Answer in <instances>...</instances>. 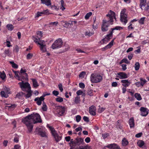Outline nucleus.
Masks as SVG:
<instances>
[{"label": "nucleus", "mask_w": 149, "mask_h": 149, "mask_svg": "<svg viewBox=\"0 0 149 149\" xmlns=\"http://www.w3.org/2000/svg\"><path fill=\"white\" fill-rule=\"evenodd\" d=\"M42 120L38 113L31 114L26 116L22 119V122L27 127L28 131L32 132L33 127V124L41 123Z\"/></svg>", "instance_id": "nucleus-1"}, {"label": "nucleus", "mask_w": 149, "mask_h": 149, "mask_svg": "<svg viewBox=\"0 0 149 149\" xmlns=\"http://www.w3.org/2000/svg\"><path fill=\"white\" fill-rule=\"evenodd\" d=\"M91 81L93 83H97L102 80V76L99 74L92 73L90 76Z\"/></svg>", "instance_id": "nucleus-2"}, {"label": "nucleus", "mask_w": 149, "mask_h": 149, "mask_svg": "<svg viewBox=\"0 0 149 149\" xmlns=\"http://www.w3.org/2000/svg\"><path fill=\"white\" fill-rule=\"evenodd\" d=\"M107 17H109V20L108 21H107L105 20H103L102 24V30L103 31H108V27L109 25V23H110V15L109 12L106 15Z\"/></svg>", "instance_id": "nucleus-3"}, {"label": "nucleus", "mask_w": 149, "mask_h": 149, "mask_svg": "<svg viewBox=\"0 0 149 149\" xmlns=\"http://www.w3.org/2000/svg\"><path fill=\"white\" fill-rule=\"evenodd\" d=\"M47 127L49 128V130L51 131V133L54 137L55 141L56 142H58L61 139V136H60L57 133L54 129L52 127L49 126L48 124L47 125Z\"/></svg>", "instance_id": "nucleus-4"}, {"label": "nucleus", "mask_w": 149, "mask_h": 149, "mask_svg": "<svg viewBox=\"0 0 149 149\" xmlns=\"http://www.w3.org/2000/svg\"><path fill=\"white\" fill-rule=\"evenodd\" d=\"M63 42V41L61 38H58L54 42L52 45L51 47L53 49L60 48L61 47Z\"/></svg>", "instance_id": "nucleus-5"}, {"label": "nucleus", "mask_w": 149, "mask_h": 149, "mask_svg": "<svg viewBox=\"0 0 149 149\" xmlns=\"http://www.w3.org/2000/svg\"><path fill=\"white\" fill-rule=\"evenodd\" d=\"M126 12V9H123L121 12L120 14L121 21L123 22V24L125 25L127 22V15L125 13Z\"/></svg>", "instance_id": "nucleus-6"}, {"label": "nucleus", "mask_w": 149, "mask_h": 149, "mask_svg": "<svg viewBox=\"0 0 149 149\" xmlns=\"http://www.w3.org/2000/svg\"><path fill=\"white\" fill-rule=\"evenodd\" d=\"M18 84L19 85L21 89L24 91H27L26 90V88H28V89L31 88L30 85L28 82H24V81H22L19 83Z\"/></svg>", "instance_id": "nucleus-7"}, {"label": "nucleus", "mask_w": 149, "mask_h": 149, "mask_svg": "<svg viewBox=\"0 0 149 149\" xmlns=\"http://www.w3.org/2000/svg\"><path fill=\"white\" fill-rule=\"evenodd\" d=\"M141 113V115L142 116H146L148 114V109L146 108L141 107L140 109Z\"/></svg>", "instance_id": "nucleus-8"}, {"label": "nucleus", "mask_w": 149, "mask_h": 149, "mask_svg": "<svg viewBox=\"0 0 149 149\" xmlns=\"http://www.w3.org/2000/svg\"><path fill=\"white\" fill-rule=\"evenodd\" d=\"M107 147L110 149H121L119 146L114 143L109 144Z\"/></svg>", "instance_id": "nucleus-9"}, {"label": "nucleus", "mask_w": 149, "mask_h": 149, "mask_svg": "<svg viewBox=\"0 0 149 149\" xmlns=\"http://www.w3.org/2000/svg\"><path fill=\"white\" fill-rule=\"evenodd\" d=\"M118 77L120 79H124L127 78L128 77V76L127 74L124 72H120L117 73Z\"/></svg>", "instance_id": "nucleus-10"}, {"label": "nucleus", "mask_w": 149, "mask_h": 149, "mask_svg": "<svg viewBox=\"0 0 149 149\" xmlns=\"http://www.w3.org/2000/svg\"><path fill=\"white\" fill-rule=\"evenodd\" d=\"M96 109L95 107L93 105L90 107L89 108L90 113L93 116H95L96 115Z\"/></svg>", "instance_id": "nucleus-11"}, {"label": "nucleus", "mask_w": 149, "mask_h": 149, "mask_svg": "<svg viewBox=\"0 0 149 149\" xmlns=\"http://www.w3.org/2000/svg\"><path fill=\"white\" fill-rule=\"evenodd\" d=\"M121 82L122 83V85L125 87L128 86L131 83L127 79L122 80Z\"/></svg>", "instance_id": "nucleus-12"}, {"label": "nucleus", "mask_w": 149, "mask_h": 149, "mask_svg": "<svg viewBox=\"0 0 149 149\" xmlns=\"http://www.w3.org/2000/svg\"><path fill=\"white\" fill-rule=\"evenodd\" d=\"M109 13L110 15V23L111 24H112L113 22V19L115 18V19H116L115 16V13L114 12L110 10L109 11Z\"/></svg>", "instance_id": "nucleus-13"}, {"label": "nucleus", "mask_w": 149, "mask_h": 149, "mask_svg": "<svg viewBox=\"0 0 149 149\" xmlns=\"http://www.w3.org/2000/svg\"><path fill=\"white\" fill-rule=\"evenodd\" d=\"M113 34V31H111V32L110 33L107 35L105 37V38L103 39L102 41H103V42H104L105 41H108L110 40L111 39V37H112V35Z\"/></svg>", "instance_id": "nucleus-14"}, {"label": "nucleus", "mask_w": 149, "mask_h": 149, "mask_svg": "<svg viewBox=\"0 0 149 149\" xmlns=\"http://www.w3.org/2000/svg\"><path fill=\"white\" fill-rule=\"evenodd\" d=\"M83 142L84 139L81 138H76L75 141L74 142L75 145L78 144V145L81 144Z\"/></svg>", "instance_id": "nucleus-15"}, {"label": "nucleus", "mask_w": 149, "mask_h": 149, "mask_svg": "<svg viewBox=\"0 0 149 149\" xmlns=\"http://www.w3.org/2000/svg\"><path fill=\"white\" fill-rule=\"evenodd\" d=\"M146 0H140V7L141 10H143L144 8L146 5Z\"/></svg>", "instance_id": "nucleus-16"}, {"label": "nucleus", "mask_w": 149, "mask_h": 149, "mask_svg": "<svg viewBox=\"0 0 149 149\" xmlns=\"http://www.w3.org/2000/svg\"><path fill=\"white\" fill-rule=\"evenodd\" d=\"M42 4H45L47 6L51 5V3L50 0H41Z\"/></svg>", "instance_id": "nucleus-17"}, {"label": "nucleus", "mask_w": 149, "mask_h": 149, "mask_svg": "<svg viewBox=\"0 0 149 149\" xmlns=\"http://www.w3.org/2000/svg\"><path fill=\"white\" fill-rule=\"evenodd\" d=\"M113 40H112L110 43L105 47L102 48V51H104L106 49L110 48L113 45Z\"/></svg>", "instance_id": "nucleus-18"}, {"label": "nucleus", "mask_w": 149, "mask_h": 149, "mask_svg": "<svg viewBox=\"0 0 149 149\" xmlns=\"http://www.w3.org/2000/svg\"><path fill=\"white\" fill-rule=\"evenodd\" d=\"M27 92V94L25 95L26 99H27L30 97L32 95V91L30 89H29L26 91Z\"/></svg>", "instance_id": "nucleus-19"}, {"label": "nucleus", "mask_w": 149, "mask_h": 149, "mask_svg": "<svg viewBox=\"0 0 149 149\" xmlns=\"http://www.w3.org/2000/svg\"><path fill=\"white\" fill-rule=\"evenodd\" d=\"M129 123L130 128H132L134 127V123L133 118H131L129 119Z\"/></svg>", "instance_id": "nucleus-20"}, {"label": "nucleus", "mask_w": 149, "mask_h": 149, "mask_svg": "<svg viewBox=\"0 0 149 149\" xmlns=\"http://www.w3.org/2000/svg\"><path fill=\"white\" fill-rule=\"evenodd\" d=\"M34 101L36 102L37 104L38 105H40L42 104V102L44 100H42L40 97H37L34 99Z\"/></svg>", "instance_id": "nucleus-21"}, {"label": "nucleus", "mask_w": 149, "mask_h": 149, "mask_svg": "<svg viewBox=\"0 0 149 149\" xmlns=\"http://www.w3.org/2000/svg\"><path fill=\"white\" fill-rule=\"evenodd\" d=\"M47 12H48V10L47 9L44 10L42 12H38L36 14V17H39V16H41L42 14H46Z\"/></svg>", "instance_id": "nucleus-22"}, {"label": "nucleus", "mask_w": 149, "mask_h": 149, "mask_svg": "<svg viewBox=\"0 0 149 149\" xmlns=\"http://www.w3.org/2000/svg\"><path fill=\"white\" fill-rule=\"evenodd\" d=\"M20 76L22 78L24 81H27L28 80V75L26 73H24L23 74H20Z\"/></svg>", "instance_id": "nucleus-23"}, {"label": "nucleus", "mask_w": 149, "mask_h": 149, "mask_svg": "<svg viewBox=\"0 0 149 149\" xmlns=\"http://www.w3.org/2000/svg\"><path fill=\"white\" fill-rule=\"evenodd\" d=\"M122 144L123 146H127L129 143L128 141L125 138H124L122 141Z\"/></svg>", "instance_id": "nucleus-24"}, {"label": "nucleus", "mask_w": 149, "mask_h": 149, "mask_svg": "<svg viewBox=\"0 0 149 149\" xmlns=\"http://www.w3.org/2000/svg\"><path fill=\"white\" fill-rule=\"evenodd\" d=\"M31 80L32 81L33 87L34 88H36L39 86V84L36 79H31Z\"/></svg>", "instance_id": "nucleus-25"}, {"label": "nucleus", "mask_w": 149, "mask_h": 149, "mask_svg": "<svg viewBox=\"0 0 149 149\" xmlns=\"http://www.w3.org/2000/svg\"><path fill=\"white\" fill-rule=\"evenodd\" d=\"M40 128L39 129L38 134L40 135L42 137H46V134L45 132H43L42 131H40Z\"/></svg>", "instance_id": "nucleus-26"}, {"label": "nucleus", "mask_w": 149, "mask_h": 149, "mask_svg": "<svg viewBox=\"0 0 149 149\" xmlns=\"http://www.w3.org/2000/svg\"><path fill=\"white\" fill-rule=\"evenodd\" d=\"M40 48L41 50L43 52H45L47 51L45 44L40 45Z\"/></svg>", "instance_id": "nucleus-27"}, {"label": "nucleus", "mask_w": 149, "mask_h": 149, "mask_svg": "<svg viewBox=\"0 0 149 149\" xmlns=\"http://www.w3.org/2000/svg\"><path fill=\"white\" fill-rule=\"evenodd\" d=\"M140 81L141 85L142 86H143L147 81L146 80L143 78H140Z\"/></svg>", "instance_id": "nucleus-28"}, {"label": "nucleus", "mask_w": 149, "mask_h": 149, "mask_svg": "<svg viewBox=\"0 0 149 149\" xmlns=\"http://www.w3.org/2000/svg\"><path fill=\"white\" fill-rule=\"evenodd\" d=\"M42 109L44 111H46L47 109V105L44 101L42 103Z\"/></svg>", "instance_id": "nucleus-29"}, {"label": "nucleus", "mask_w": 149, "mask_h": 149, "mask_svg": "<svg viewBox=\"0 0 149 149\" xmlns=\"http://www.w3.org/2000/svg\"><path fill=\"white\" fill-rule=\"evenodd\" d=\"M60 3L61 4V7H60V9L62 10H63L65 9V8L64 7V2L63 0H61L60 1Z\"/></svg>", "instance_id": "nucleus-30"}, {"label": "nucleus", "mask_w": 149, "mask_h": 149, "mask_svg": "<svg viewBox=\"0 0 149 149\" xmlns=\"http://www.w3.org/2000/svg\"><path fill=\"white\" fill-rule=\"evenodd\" d=\"M138 145L140 147H142L144 144V142L142 140H139L137 143Z\"/></svg>", "instance_id": "nucleus-31"}, {"label": "nucleus", "mask_w": 149, "mask_h": 149, "mask_svg": "<svg viewBox=\"0 0 149 149\" xmlns=\"http://www.w3.org/2000/svg\"><path fill=\"white\" fill-rule=\"evenodd\" d=\"M134 96L135 98L138 100H140L142 99L141 97L140 94L138 93H135Z\"/></svg>", "instance_id": "nucleus-32"}, {"label": "nucleus", "mask_w": 149, "mask_h": 149, "mask_svg": "<svg viewBox=\"0 0 149 149\" xmlns=\"http://www.w3.org/2000/svg\"><path fill=\"white\" fill-rule=\"evenodd\" d=\"M6 75L4 72H0V77L2 80H4L6 78Z\"/></svg>", "instance_id": "nucleus-33"}, {"label": "nucleus", "mask_w": 149, "mask_h": 149, "mask_svg": "<svg viewBox=\"0 0 149 149\" xmlns=\"http://www.w3.org/2000/svg\"><path fill=\"white\" fill-rule=\"evenodd\" d=\"M80 101V97L79 96H77L75 98L74 102L75 103L78 104L79 103Z\"/></svg>", "instance_id": "nucleus-34"}, {"label": "nucleus", "mask_w": 149, "mask_h": 149, "mask_svg": "<svg viewBox=\"0 0 149 149\" xmlns=\"http://www.w3.org/2000/svg\"><path fill=\"white\" fill-rule=\"evenodd\" d=\"M10 63L12 65V67L15 68H18V65L15 63L13 61H10Z\"/></svg>", "instance_id": "nucleus-35"}, {"label": "nucleus", "mask_w": 149, "mask_h": 149, "mask_svg": "<svg viewBox=\"0 0 149 149\" xmlns=\"http://www.w3.org/2000/svg\"><path fill=\"white\" fill-rule=\"evenodd\" d=\"M140 64L139 62H136V63L135 64V69L136 70H138L140 68Z\"/></svg>", "instance_id": "nucleus-36"}, {"label": "nucleus", "mask_w": 149, "mask_h": 149, "mask_svg": "<svg viewBox=\"0 0 149 149\" xmlns=\"http://www.w3.org/2000/svg\"><path fill=\"white\" fill-rule=\"evenodd\" d=\"M92 13L91 12H89L87 13L85 16V18L86 19H88L89 17L92 15Z\"/></svg>", "instance_id": "nucleus-37"}, {"label": "nucleus", "mask_w": 149, "mask_h": 149, "mask_svg": "<svg viewBox=\"0 0 149 149\" xmlns=\"http://www.w3.org/2000/svg\"><path fill=\"white\" fill-rule=\"evenodd\" d=\"M23 94L24 93L22 92L18 93L16 95V97L18 98L19 99H20L21 98Z\"/></svg>", "instance_id": "nucleus-38"}, {"label": "nucleus", "mask_w": 149, "mask_h": 149, "mask_svg": "<svg viewBox=\"0 0 149 149\" xmlns=\"http://www.w3.org/2000/svg\"><path fill=\"white\" fill-rule=\"evenodd\" d=\"M56 101L58 102H61L63 101V99L62 97H58L55 99Z\"/></svg>", "instance_id": "nucleus-39"}, {"label": "nucleus", "mask_w": 149, "mask_h": 149, "mask_svg": "<svg viewBox=\"0 0 149 149\" xmlns=\"http://www.w3.org/2000/svg\"><path fill=\"white\" fill-rule=\"evenodd\" d=\"M7 27L8 30L12 31L13 30L14 27L11 24H8L7 25Z\"/></svg>", "instance_id": "nucleus-40"}, {"label": "nucleus", "mask_w": 149, "mask_h": 149, "mask_svg": "<svg viewBox=\"0 0 149 149\" xmlns=\"http://www.w3.org/2000/svg\"><path fill=\"white\" fill-rule=\"evenodd\" d=\"M145 17H143L141 18L139 20V24H144V21L145 19Z\"/></svg>", "instance_id": "nucleus-41"}, {"label": "nucleus", "mask_w": 149, "mask_h": 149, "mask_svg": "<svg viewBox=\"0 0 149 149\" xmlns=\"http://www.w3.org/2000/svg\"><path fill=\"white\" fill-rule=\"evenodd\" d=\"M1 95L2 97H4L7 98L8 97V95L6 94L3 91L1 92Z\"/></svg>", "instance_id": "nucleus-42"}, {"label": "nucleus", "mask_w": 149, "mask_h": 149, "mask_svg": "<svg viewBox=\"0 0 149 149\" xmlns=\"http://www.w3.org/2000/svg\"><path fill=\"white\" fill-rule=\"evenodd\" d=\"M40 38H39V41L38 44L40 45L45 44V42L44 40H40Z\"/></svg>", "instance_id": "nucleus-43"}, {"label": "nucleus", "mask_w": 149, "mask_h": 149, "mask_svg": "<svg viewBox=\"0 0 149 149\" xmlns=\"http://www.w3.org/2000/svg\"><path fill=\"white\" fill-rule=\"evenodd\" d=\"M123 29V28L121 27L120 26H116L114 28H112L111 29L112 30V31L113 32V31L114 30H120L121 29Z\"/></svg>", "instance_id": "nucleus-44"}, {"label": "nucleus", "mask_w": 149, "mask_h": 149, "mask_svg": "<svg viewBox=\"0 0 149 149\" xmlns=\"http://www.w3.org/2000/svg\"><path fill=\"white\" fill-rule=\"evenodd\" d=\"M33 56V54L31 53H29L26 56V58L27 59H30Z\"/></svg>", "instance_id": "nucleus-45"}, {"label": "nucleus", "mask_w": 149, "mask_h": 149, "mask_svg": "<svg viewBox=\"0 0 149 149\" xmlns=\"http://www.w3.org/2000/svg\"><path fill=\"white\" fill-rule=\"evenodd\" d=\"M58 87L59 90L61 92H62L63 91V88L62 84L60 83L58 85Z\"/></svg>", "instance_id": "nucleus-46"}, {"label": "nucleus", "mask_w": 149, "mask_h": 149, "mask_svg": "<svg viewBox=\"0 0 149 149\" xmlns=\"http://www.w3.org/2000/svg\"><path fill=\"white\" fill-rule=\"evenodd\" d=\"M52 94L56 96H57V95L59 94V92L58 91L54 90L52 92Z\"/></svg>", "instance_id": "nucleus-47"}, {"label": "nucleus", "mask_w": 149, "mask_h": 149, "mask_svg": "<svg viewBox=\"0 0 149 149\" xmlns=\"http://www.w3.org/2000/svg\"><path fill=\"white\" fill-rule=\"evenodd\" d=\"M76 120L77 122H79L81 120V117L80 115H77L76 117Z\"/></svg>", "instance_id": "nucleus-48"}, {"label": "nucleus", "mask_w": 149, "mask_h": 149, "mask_svg": "<svg viewBox=\"0 0 149 149\" xmlns=\"http://www.w3.org/2000/svg\"><path fill=\"white\" fill-rule=\"evenodd\" d=\"M93 90L91 89H88L87 91V93L88 95L90 96L93 95Z\"/></svg>", "instance_id": "nucleus-49"}, {"label": "nucleus", "mask_w": 149, "mask_h": 149, "mask_svg": "<svg viewBox=\"0 0 149 149\" xmlns=\"http://www.w3.org/2000/svg\"><path fill=\"white\" fill-rule=\"evenodd\" d=\"M86 73L85 72H82L79 75V78L81 77H84V75Z\"/></svg>", "instance_id": "nucleus-50"}, {"label": "nucleus", "mask_w": 149, "mask_h": 149, "mask_svg": "<svg viewBox=\"0 0 149 149\" xmlns=\"http://www.w3.org/2000/svg\"><path fill=\"white\" fill-rule=\"evenodd\" d=\"M9 49H5L4 52V54L6 55H7L8 56H9Z\"/></svg>", "instance_id": "nucleus-51"}, {"label": "nucleus", "mask_w": 149, "mask_h": 149, "mask_svg": "<svg viewBox=\"0 0 149 149\" xmlns=\"http://www.w3.org/2000/svg\"><path fill=\"white\" fill-rule=\"evenodd\" d=\"M93 33L89 32L86 31L85 33L86 36H91L93 34Z\"/></svg>", "instance_id": "nucleus-52"}, {"label": "nucleus", "mask_w": 149, "mask_h": 149, "mask_svg": "<svg viewBox=\"0 0 149 149\" xmlns=\"http://www.w3.org/2000/svg\"><path fill=\"white\" fill-rule=\"evenodd\" d=\"M37 34L40 37L39 38H40L42 36V33L41 31H38L37 32Z\"/></svg>", "instance_id": "nucleus-53"}, {"label": "nucleus", "mask_w": 149, "mask_h": 149, "mask_svg": "<svg viewBox=\"0 0 149 149\" xmlns=\"http://www.w3.org/2000/svg\"><path fill=\"white\" fill-rule=\"evenodd\" d=\"M105 109V108H104L102 107L101 108H100L98 110V112L99 113H101Z\"/></svg>", "instance_id": "nucleus-54"}, {"label": "nucleus", "mask_w": 149, "mask_h": 149, "mask_svg": "<svg viewBox=\"0 0 149 149\" xmlns=\"http://www.w3.org/2000/svg\"><path fill=\"white\" fill-rule=\"evenodd\" d=\"M83 119L86 122H88L89 121V119L87 117L84 116L83 117Z\"/></svg>", "instance_id": "nucleus-55"}, {"label": "nucleus", "mask_w": 149, "mask_h": 149, "mask_svg": "<svg viewBox=\"0 0 149 149\" xmlns=\"http://www.w3.org/2000/svg\"><path fill=\"white\" fill-rule=\"evenodd\" d=\"M79 87L82 88H85V85L83 83H80L79 84Z\"/></svg>", "instance_id": "nucleus-56"}, {"label": "nucleus", "mask_w": 149, "mask_h": 149, "mask_svg": "<svg viewBox=\"0 0 149 149\" xmlns=\"http://www.w3.org/2000/svg\"><path fill=\"white\" fill-rule=\"evenodd\" d=\"M32 38L33 39L34 41V42L38 43L39 41V38L38 39L37 38L34 36H33Z\"/></svg>", "instance_id": "nucleus-57"}, {"label": "nucleus", "mask_w": 149, "mask_h": 149, "mask_svg": "<svg viewBox=\"0 0 149 149\" xmlns=\"http://www.w3.org/2000/svg\"><path fill=\"white\" fill-rule=\"evenodd\" d=\"M133 56V54H130L128 56V58L129 60H131Z\"/></svg>", "instance_id": "nucleus-58"}, {"label": "nucleus", "mask_w": 149, "mask_h": 149, "mask_svg": "<svg viewBox=\"0 0 149 149\" xmlns=\"http://www.w3.org/2000/svg\"><path fill=\"white\" fill-rule=\"evenodd\" d=\"M83 93V92L80 90L76 92V93L78 95H79L82 94Z\"/></svg>", "instance_id": "nucleus-59"}, {"label": "nucleus", "mask_w": 149, "mask_h": 149, "mask_svg": "<svg viewBox=\"0 0 149 149\" xmlns=\"http://www.w3.org/2000/svg\"><path fill=\"white\" fill-rule=\"evenodd\" d=\"M91 139L90 137H86L85 140V141L87 143H88L90 141Z\"/></svg>", "instance_id": "nucleus-60"}, {"label": "nucleus", "mask_w": 149, "mask_h": 149, "mask_svg": "<svg viewBox=\"0 0 149 149\" xmlns=\"http://www.w3.org/2000/svg\"><path fill=\"white\" fill-rule=\"evenodd\" d=\"M4 89L5 90V91H6V92L7 93V94L10 93V92H9V91L10 90V89L9 88H8L5 87L4 88Z\"/></svg>", "instance_id": "nucleus-61"}, {"label": "nucleus", "mask_w": 149, "mask_h": 149, "mask_svg": "<svg viewBox=\"0 0 149 149\" xmlns=\"http://www.w3.org/2000/svg\"><path fill=\"white\" fill-rule=\"evenodd\" d=\"M123 61H124V63H125L127 64H129L130 63V62L126 58L123 59Z\"/></svg>", "instance_id": "nucleus-62"}, {"label": "nucleus", "mask_w": 149, "mask_h": 149, "mask_svg": "<svg viewBox=\"0 0 149 149\" xmlns=\"http://www.w3.org/2000/svg\"><path fill=\"white\" fill-rule=\"evenodd\" d=\"M117 85V83L116 82H112L111 84V86L112 87H116Z\"/></svg>", "instance_id": "nucleus-63"}, {"label": "nucleus", "mask_w": 149, "mask_h": 149, "mask_svg": "<svg viewBox=\"0 0 149 149\" xmlns=\"http://www.w3.org/2000/svg\"><path fill=\"white\" fill-rule=\"evenodd\" d=\"M122 67V69L123 71L125 70L126 69V65L125 64H122L121 65Z\"/></svg>", "instance_id": "nucleus-64"}]
</instances>
